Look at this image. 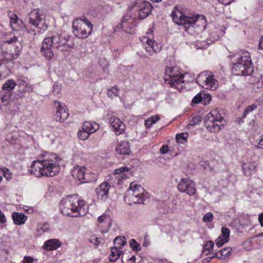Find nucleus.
Returning <instances> with one entry per match:
<instances>
[{"instance_id": "f257e3e1", "label": "nucleus", "mask_w": 263, "mask_h": 263, "mask_svg": "<svg viewBox=\"0 0 263 263\" xmlns=\"http://www.w3.org/2000/svg\"><path fill=\"white\" fill-rule=\"evenodd\" d=\"M71 37L69 35L60 34L45 37L42 42L40 49L42 55L47 60H49L54 56L52 48L62 52L66 51L68 48H72L74 44L68 43Z\"/></svg>"}, {"instance_id": "f03ea898", "label": "nucleus", "mask_w": 263, "mask_h": 263, "mask_svg": "<svg viewBox=\"0 0 263 263\" xmlns=\"http://www.w3.org/2000/svg\"><path fill=\"white\" fill-rule=\"evenodd\" d=\"M59 208L63 215L73 217L83 216L87 212L85 202L80 199L77 195H68L63 198Z\"/></svg>"}, {"instance_id": "7ed1b4c3", "label": "nucleus", "mask_w": 263, "mask_h": 263, "mask_svg": "<svg viewBox=\"0 0 263 263\" xmlns=\"http://www.w3.org/2000/svg\"><path fill=\"white\" fill-rule=\"evenodd\" d=\"M173 21L177 24L184 25L186 31L194 28L198 32L205 28L206 20L203 15L189 17L182 14L181 12H173L171 14Z\"/></svg>"}, {"instance_id": "20e7f679", "label": "nucleus", "mask_w": 263, "mask_h": 263, "mask_svg": "<svg viewBox=\"0 0 263 263\" xmlns=\"http://www.w3.org/2000/svg\"><path fill=\"white\" fill-rule=\"evenodd\" d=\"M234 57L237 60L236 62H232V72L234 74L247 76L253 73L254 68L249 52H246L242 54L238 53Z\"/></svg>"}, {"instance_id": "39448f33", "label": "nucleus", "mask_w": 263, "mask_h": 263, "mask_svg": "<svg viewBox=\"0 0 263 263\" xmlns=\"http://www.w3.org/2000/svg\"><path fill=\"white\" fill-rule=\"evenodd\" d=\"M222 109L215 108L206 115L204 123L206 128L211 133H217L226 124Z\"/></svg>"}, {"instance_id": "423d86ee", "label": "nucleus", "mask_w": 263, "mask_h": 263, "mask_svg": "<svg viewBox=\"0 0 263 263\" xmlns=\"http://www.w3.org/2000/svg\"><path fill=\"white\" fill-rule=\"evenodd\" d=\"M72 29L74 35L80 39H85L91 33L93 25L85 16L74 19L72 22Z\"/></svg>"}, {"instance_id": "0eeeda50", "label": "nucleus", "mask_w": 263, "mask_h": 263, "mask_svg": "<svg viewBox=\"0 0 263 263\" xmlns=\"http://www.w3.org/2000/svg\"><path fill=\"white\" fill-rule=\"evenodd\" d=\"M183 75L174 67H167L164 72V83L177 89L182 88L184 83Z\"/></svg>"}, {"instance_id": "6e6552de", "label": "nucleus", "mask_w": 263, "mask_h": 263, "mask_svg": "<svg viewBox=\"0 0 263 263\" xmlns=\"http://www.w3.org/2000/svg\"><path fill=\"white\" fill-rule=\"evenodd\" d=\"M28 22L29 24L34 26L37 29L36 30L27 29L28 32L33 35L42 33L48 28V25L45 22L44 15L41 14L39 10H34L30 13Z\"/></svg>"}, {"instance_id": "1a4fd4ad", "label": "nucleus", "mask_w": 263, "mask_h": 263, "mask_svg": "<svg viewBox=\"0 0 263 263\" xmlns=\"http://www.w3.org/2000/svg\"><path fill=\"white\" fill-rule=\"evenodd\" d=\"M60 165H30L29 171L37 177H52L60 171Z\"/></svg>"}, {"instance_id": "9d476101", "label": "nucleus", "mask_w": 263, "mask_h": 263, "mask_svg": "<svg viewBox=\"0 0 263 263\" xmlns=\"http://www.w3.org/2000/svg\"><path fill=\"white\" fill-rule=\"evenodd\" d=\"M196 82L202 87L207 89L215 90L218 86L217 81L208 71L201 72L197 77Z\"/></svg>"}, {"instance_id": "9b49d317", "label": "nucleus", "mask_w": 263, "mask_h": 263, "mask_svg": "<svg viewBox=\"0 0 263 263\" xmlns=\"http://www.w3.org/2000/svg\"><path fill=\"white\" fill-rule=\"evenodd\" d=\"M178 190L181 192L186 193L189 195H193L196 192L195 184L189 178H182L177 185Z\"/></svg>"}, {"instance_id": "f8f14e48", "label": "nucleus", "mask_w": 263, "mask_h": 263, "mask_svg": "<svg viewBox=\"0 0 263 263\" xmlns=\"http://www.w3.org/2000/svg\"><path fill=\"white\" fill-rule=\"evenodd\" d=\"M130 190L133 192V196L136 199L135 203H142L147 198V193L144 192V189L140 185L132 182L130 184Z\"/></svg>"}, {"instance_id": "ddd939ff", "label": "nucleus", "mask_w": 263, "mask_h": 263, "mask_svg": "<svg viewBox=\"0 0 263 263\" xmlns=\"http://www.w3.org/2000/svg\"><path fill=\"white\" fill-rule=\"evenodd\" d=\"M141 42L143 43V48L150 55H153L154 53L159 52L161 50V47L159 46L155 41L150 39L147 36L143 37L141 39Z\"/></svg>"}, {"instance_id": "4468645a", "label": "nucleus", "mask_w": 263, "mask_h": 263, "mask_svg": "<svg viewBox=\"0 0 263 263\" xmlns=\"http://www.w3.org/2000/svg\"><path fill=\"white\" fill-rule=\"evenodd\" d=\"M42 157L44 158L43 159L33 161L32 164L36 162L45 163V164H59L60 163L63 162L62 159L55 154L44 152Z\"/></svg>"}, {"instance_id": "2eb2a0df", "label": "nucleus", "mask_w": 263, "mask_h": 263, "mask_svg": "<svg viewBox=\"0 0 263 263\" xmlns=\"http://www.w3.org/2000/svg\"><path fill=\"white\" fill-rule=\"evenodd\" d=\"M135 17H133L131 14H127L123 16L121 23L119 26H117L115 30L117 31V29L121 28L126 33H131L132 29L134 26V22Z\"/></svg>"}, {"instance_id": "dca6fc26", "label": "nucleus", "mask_w": 263, "mask_h": 263, "mask_svg": "<svg viewBox=\"0 0 263 263\" xmlns=\"http://www.w3.org/2000/svg\"><path fill=\"white\" fill-rule=\"evenodd\" d=\"M54 105L57 109L54 114L55 119L60 122H64L69 116L68 112L59 101H54Z\"/></svg>"}, {"instance_id": "f3484780", "label": "nucleus", "mask_w": 263, "mask_h": 263, "mask_svg": "<svg viewBox=\"0 0 263 263\" xmlns=\"http://www.w3.org/2000/svg\"><path fill=\"white\" fill-rule=\"evenodd\" d=\"M136 9L139 11L138 19L143 20L151 12L152 6L148 2H142L140 3Z\"/></svg>"}, {"instance_id": "a211bd4d", "label": "nucleus", "mask_w": 263, "mask_h": 263, "mask_svg": "<svg viewBox=\"0 0 263 263\" xmlns=\"http://www.w3.org/2000/svg\"><path fill=\"white\" fill-rule=\"evenodd\" d=\"M109 123L117 135L121 134L125 130V124L118 118L114 116L110 117Z\"/></svg>"}, {"instance_id": "6ab92c4d", "label": "nucleus", "mask_w": 263, "mask_h": 263, "mask_svg": "<svg viewBox=\"0 0 263 263\" xmlns=\"http://www.w3.org/2000/svg\"><path fill=\"white\" fill-rule=\"evenodd\" d=\"M110 187L107 182L101 183L96 189V192L98 199L101 200H106L108 198V191Z\"/></svg>"}, {"instance_id": "aec40b11", "label": "nucleus", "mask_w": 263, "mask_h": 263, "mask_svg": "<svg viewBox=\"0 0 263 263\" xmlns=\"http://www.w3.org/2000/svg\"><path fill=\"white\" fill-rule=\"evenodd\" d=\"M115 174L119 175L117 177L119 180L126 179L133 175L130 169L126 166H123L116 169Z\"/></svg>"}, {"instance_id": "412c9836", "label": "nucleus", "mask_w": 263, "mask_h": 263, "mask_svg": "<svg viewBox=\"0 0 263 263\" xmlns=\"http://www.w3.org/2000/svg\"><path fill=\"white\" fill-rule=\"evenodd\" d=\"M85 170L84 165H75L71 170V174L79 180H85Z\"/></svg>"}, {"instance_id": "4be33fe9", "label": "nucleus", "mask_w": 263, "mask_h": 263, "mask_svg": "<svg viewBox=\"0 0 263 263\" xmlns=\"http://www.w3.org/2000/svg\"><path fill=\"white\" fill-rule=\"evenodd\" d=\"M61 245V242L57 239H49L44 242L43 248L48 251H52L58 249Z\"/></svg>"}, {"instance_id": "5701e85b", "label": "nucleus", "mask_w": 263, "mask_h": 263, "mask_svg": "<svg viewBox=\"0 0 263 263\" xmlns=\"http://www.w3.org/2000/svg\"><path fill=\"white\" fill-rule=\"evenodd\" d=\"M211 97L209 94L200 92L196 95L192 100V103L198 104L200 102H210L211 101Z\"/></svg>"}, {"instance_id": "b1692460", "label": "nucleus", "mask_w": 263, "mask_h": 263, "mask_svg": "<svg viewBox=\"0 0 263 263\" xmlns=\"http://www.w3.org/2000/svg\"><path fill=\"white\" fill-rule=\"evenodd\" d=\"M30 88V86H28L26 82L24 80L19 81V86L17 90L16 94L20 98H22L24 97V95L27 91L28 89Z\"/></svg>"}, {"instance_id": "393cba45", "label": "nucleus", "mask_w": 263, "mask_h": 263, "mask_svg": "<svg viewBox=\"0 0 263 263\" xmlns=\"http://www.w3.org/2000/svg\"><path fill=\"white\" fill-rule=\"evenodd\" d=\"M12 217L14 223L17 225L24 224L27 219V216L22 213L13 212Z\"/></svg>"}, {"instance_id": "a878e982", "label": "nucleus", "mask_w": 263, "mask_h": 263, "mask_svg": "<svg viewBox=\"0 0 263 263\" xmlns=\"http://www.w3.org/2000/svg\"><path fill=\"white\" fill-rule=\"evenodd\" d=\"M98 221L100 224H104V227L106 228L104 232H106L111 226V219L109 216L106 214H103L99 216L98 218Z\"/></svg>"}, {"instance_id": "bb28decb", "label": "nucleus", "mask_w": 263, "mask_h": 263, "mask_svg": "<svg viewBox=\"0 0 263 263\" xmlns=\"http://www.w3.org/2000/svg\"><path fill=\"white\" fill-rule=\"evenodd\" d=\"M116 152L119 154H129L130 150L129 143L127 142H122L116 148Z\"/></svg>"}, {"instance_id": "cd10ccee", "label": "nucleus", "mask_w": 263, "mask_h": 263, "mask_svg": "<svg viewBox=\"0 0 263 263\" xmlns=\"http://www.w3.org/2000/svg\"><path fill=\"white\" fill-rule=\"evenodd\" d=\"M83 129L88 132L89 133L92 134L97 131L99 128V124L96 122H90L85 121L83 125Z\"/></svg>"}, {"instance_id": "c85d7f7f", "label": "nucleus", "mask_w": 263, "mask_h": 263, "mask_svg": "<svg viewBox=\"0 0 263 263\" xmlns=\"http://www.w3.org/2000/svg\"><path fill=\"white\" fill-rule=\"evenodd\" d=\"M10 24L13 30H17L20 24L22 23L21 20H19L16 14H12L9 16Z\"/></svg>"}, {"instance_id": "c756f323", "label": "nucleus", "mask_w": 263, "mask_h": 263, "mask_svg": "<svg viewBox=\"0 0 263 263\" xmlns=\"http://www.w3.org/2000/svg\"><path fill=\"white\" fill-rule=\"evenodd\" d=\"M243 172L246 176H250L256 172L255 165H242Z\"/></svg>"}, {"instance_id": "7c9ffc66", "label": "nucleus", "mask_w": 263, "mask_h": 263, "mask_svg": "<svg viewBox=\"0 0 263 263\" xmlns=\"http://www.w3.org/2000/svg\"><path fill=\"white\" fill-rule=\"evenodd\" d=\"M15 85L16 84L14 81L12 79H10L7 80L6 82L3 85L2 88L3 90L9 92V91L14 89Z\"/></svg>"}, {"instance_id": "2f4dec72", "label": "nucleus", "mask_w": 263, "mask_h": 263, "mask_svg": "<svg viewBox=\"0 0 263 263\" xmlns=\"http://www.w3.org/2000/svg\"><path fill=\"white\" fill-rule=\"evenodd\" d=\"M119 258V249H118V247L111 248V254L109 256V259L110 261L111 262H114Z\"/></svg>"}, {"instance_id": "473e14b6", "label": "nucleus", "mask_w": 263, "mask_h": 263, "mask_svg": "<svg viewBox=\"0 0 263 263\" xmlns=\"http://www.w3.org/2000/svg\"><path fill=\"white\" fill-rule=\"evenodd\" d=\"M187 133H183L180 134H177L176 136V141L178 143L183 144L186 142L187 138L188 137Z\"/></svg>"}, {"instance_id": "72a5a7b5", "label": "nucleus", "mask_w": 263, "mask_h": 263, "mask_svg": "<svg viewBox=\"0 0 263 263\" xmlns=\"http://www.w3.org/2000/svg\"><path fill=\"white\" fill-rule=\"evenodd\" d=\"M18 54L15 52L14 53H11L8 51H6L4 53V58L7 61H11L17 58Z\"/></svg>"}, {"instance_id": "f704fd0d", "label": "nucleus", "mask_w": 263, "mask_h": 263, "mask_svg": "<svg viewBox=\"0 0 263 263\" xmlns=\"http://www.w3.org/2000/svg\"><path fill=\"white\" fill-rule=\"evenodd\" d=\"M114 243L115 245H118L120 247H123L126 243L125 238L123 236L117 237L114 239Z\"/></svg>"}, {"instance_id": "c9c22d12", "label": "nucleus", "mask_w": 263, "mask_h": 263, "mask_svg": "<svg viewBox=\"0 0 263 263\" xmlns=\"http://www.w3.org/2000/svg\"><path fill=\"white\" fill-rule=\"evenodd\" d=\"M257 107V105L255 104H253L251 105L247 106L242 115V118L243 119L245 118L249 113L252 112L254 110L256 109Z\"/></svg>"}, {"instance_id": "e433bc0d", "label": "nucleus", "mask_w": 263, "mask_h": 263, "mask_svg": "<svg viewBox=\"0 0 263 263\" xmlns=\"http://www.w3.org/2000/svg\"><path fill=\"white\" fill-rule=\"evenodd\" d=\"M90 134H91L89 133L88 132L86 131L85 129H83V127H82V130H80L78 133V136L79 138V139L83 140H85L89 137Z\"/></svg>"}, {"instance_id": "4c0bfd02", "label": "nucleus", "mask_w": 263, "mask_h": 263, "mask_svg": "<svg viewBox=\"0 0 263 263\" xmlns=\"http://www.w3.org/2000/svg\"><path fill=\"white\" fill-rule=\"evenodd\" d=\"M11 93L9 92L4 93L1 97V100L4 106H7L9 103Z\"/></svg>"}, {"instance_id": "58836bf2", "label": "nucleus", "mask_w": 263, "mask_h": 263, "mask_svg": "<svg viewBox=\"0 0 263 263\" xmlns=\"http://www.w3.org/2000/svg\"><path fill=\"white\" fill-rule=\"evenodd\" d=\"M222 235L219 236L221 238H224L225 241H229V237L230 236V230L228 228L226 227H222L221 228Z\"/></svg>"}, {"instance_id": "ea45409f", "label": "nucleus", "mask_w": 263, "mask_h": 263, "mask_svg": "<svg viewBox=\"0 0 263 263\" xmlns=\"http://www.w3.org/2000/svg\"><path fill=\"white\" fill-rule=\"evenodd\" d=\"M108 97L112 98L113 96H118V89L116 87H112L107 92Z\"/></svg>"}, {"instance_id": "a19ab883", "label": "nucleus", "mask_w": 263, "mask_h": 263, "mask_svg": "<svg viewBox=\"0 0 263 263\" xmlns=\"http://www.w3.org/2000/svg\"><path fill=\"white\" fill-rule=\"evenodd\" d=\"M231 248H224L223 249L219 250V253L222 258V257H225L229 256L231 254Z\"/></svg>"}, {"instance_id": "79ce46f5", "label": "nucleus", "mask_w": 263, "mask_h": 263, "mask_svg": "<svg viewBox=\"0 0 263 263\" xmlns=\"http://www.w3.org/2000/svg\"><path fill=\"white\" fill-rule=\"evenodd\" d=\"M129 245L130 247L135 251L141 250V248L140 245L135 239H131L129 241Z\"/></svg>"}, {"instance_id": "37998d69", "label": "nucleus", "mask_w": 263, "mask_h": 263, "mask_svg": "<svg viewBox=\"0 0 263 263\" xmlns=\"http://www.w3.org/2000/svg\"><path fill=\"white\" fill-rule=\"evenodd\" d=\"M1 171L3 172L4 176L7 180H9L12 178V174L10 172L9 170L6 167H2Z\"/></svg>"}, {"instance_id": "c03bdc74", "label": "nucleus", "mask_w": 263, "mask_h": 263, "mask_svg": "<svg viewBox=\"0 0 263 263\" xmlns=\"http://www.w3.org/2000/svg\"><path fill=\"white\" fill-rule=\"evenodd\" d=\"M202 118L200 116H194L192 118V120L190 121L189 123V125L193 126L201 121Z\"/></svg>"}, {"instance_id": "a18cd8bd", "label": "nucleus", "mask_w": 263, "mask_h": 263, "mask_svg": "<svg viewBox=\"0 0 263 263\" xmlns=\"http://www.w3.org/2000/svg\"><path fill=\"white\" fill-rule=\"evenodd\" d=\"M213 215L212 213H208L203 217V221L205 222H209L213 220Z\"/></svg>"}, {"instance_id": "49530a36", "label": "nucleus", "mask_w": 263, "mask_h": 263, "mask_svg": "<svg viewBox=\"0 0 263 263\" xmlns=\"http://www.w3.org/2000/svg\"><path fill=\"white\" fill-rule=\"evenodd\" d=\"M216 245L218 247H221L223 246L225 243L228 241H225V239L224 238H221V237L219 236L218 238L216 240Z\"/></svg>"}, {"instance_id": "de8ad7c7", "label": "nucleus", "mask_w": 263, "mask_h": 263, "mask_svg": "<svg viewBox=\"0 0 263 263\" xmlns=\"http://www.w3.org/2000/svg\"><path fill=\"white\" fill-rule=\"evenodd\" d=\"M209 43H208L206 41H203L201 42H198L197 43V46L200 49H204L209 46Z\"/></svg>"}, {"instance_id": "09e8293b", "label": "nucleus", "mask_w": 263, "mask_h": 263, "mask_svg": "<svg viewBox=\"0 0 263 263\" xmlns=\"http://www.w3.org/2000/svg\"><path fill=\"white\" fill-rule=\"evenodd\" d=\"M214 246V242L210 240V241H208L206 242V243L205 245L204 249L208 251H210L211 250H212L213 249Z\"/></svg>"}, {"instance_id": "8fccbe9b", "label": "nucleus", "mask_w": 263, "mask_h": 263, "mask_svg": "<svg viewBox=\"0 0 263 263\" xmlns=\"http://www.w3.org/2000/svg\"><path fill=\"white\" fill-rule=\"evenodd\" d=\"M61 89V85L58 83H55L53 85V92L54 95H58Z\"/></svg>"}, {"instance_id": "3c124183", "label": "nucleus", "mask_w": 263, "mask_h": 263, "mask_svg": "<svg viewBox=\"0 0 263 263\" xmlns=\"http://www.w3.org/2000/svg\"><path fill=\"white\" fill-rule=\"evenodd\" d=\"M159 119L160 118L158 115L153 116L149 118L151 123H152L153 124L156 123V122L158 121Z\"/></svg>"}, {"instance_id": "603ef678", "label": "nucleus", "mask_w": 263, "mask_h": 263, "mask_svg": "<svg viewBox=\"0 0 263 263\" xmlns=\"http://www.w3.org/2000/svg\"><path fill=\"white\" fill-rule=\"evenodd\" d=\"M168 151V146L167 145H163L160 148V151L162 154H165Z\"/></svg>"}, {"instance_id": "864d4df0", "label": "nucleus", "mask_w": 263, "mask_h": 263, "mask_svg": "<svg viewBox=\"0 0 263 263\" xmlns=\"http://www.w3.org/2000/svg\"><path fill=\"white\" fill-rule=\"evenodd\" d=\"M6 221V218L3 213L0 210V222L1 223H5Z\"/></svg>"}, {"instance_id": "5fc2aeb1", "label": "nucleus", "mask_w": 263, "mask_h": 263, "mask_svg": "<svg viewBox=\"0 0 263 263\" xmlns=\"http://www.w3.org/2000/svg\"><path fill=\"white\" fill-rule=\"evenodd\" d=\"M257 147L263 149V135L260 137Z\"/></svg>"}, {"instance_id": "6e6d98bb", "label": "nucleus", "mask_w": 263, "mask_h": 263, "mask_svg": "<svg viewBox=\"0 0 263 263\" xmlns=\"http://www.w3.org/2000/svg\"><path fill=\"white\" fill-rule=\"evenodd\" d=\"M218 2L224 5H227L230 4L233 1V0H218Z\"/></svg>"}, {"instance_id": "4d7b16f0", "label": "nucleus", "mask_w": 263, "mask_h": 263, "mask_svg": "<svg viewBox=\"0 0 263 263\" xmlns=\"http://www.w3.org/2000/svg\"><path fill=\"white\" fill-rule=\"evenodd\" d=\"M153 125V124L152 123H151V122L150 120L149 119V118L145 121V125L146 126V127L149 128Z\"/></svg>"}, {"instance_id": "13d9d810", "label": "nucleus", "mask_w": 263, "mask_h": 263, "mask_svg": "<svg viewBox=\"0 0 263 263\" xmlns=\"http://www.w3.org/2000/svg\"><path fill=\"white\" fill-rule=\"evenodd\" d=\"M258 221L261 225V226L263 227V213H261L258 216Z\"/></svg>"}, {"instance_id": "bf43d9fd", "label": "nucleus", "mask_w": 263, "mask_h": 263, "mask_svg": "<svg viewBox=\"0 0 263 263\" xmlns=\"http://www.w3.org/2000/svg\"><path fill=\"white\" fill-rule=\"evenodd\" d=\"M17 40V37L16 36H14L12 38L10 39L9 40L7 41V43L8 44H12L15 43Z\"/></svg>"}, {"instance_id": "052dcab7", "label": "nucleus", "mask_w": 263, "mask_h": 263, "mask_svg": "<svg viewBox=\"0 0 263 263\" xmlns=\"http://www.w3.org/2000/svg\"><path fill=\"white\" fill-rule=\"evenodd\" d=\"M258 47L259 49L263 50V35H262L260 37Z\"/></svg>"}, {"instance_id": "680f3d73", "label": "nucleus", "mask_w": 263, "mask_h": 263, "mask_svg": "<svg viewBox=\"0 0 263 263\" xmlns=\"http://www.w3.org/2000/svg\"><path fill=\"white\" fill-rule=\"evenodd\" d=\"M214 258H217L218 259H222L220 255L219 254V251L216 253H215L214 255H213V256L210 257V259H213Z\"/></svg>"}, {"instance_id": "e2e57ef3", "label": "nucleus", "mask_w": 263, "mask_h": 263, "mask_svg": "<svg viewBox=\"0 0 263 263\" xmlns=\"http://www.w3.org/2000/svg\"><path fill=\"white\" fill-rule=\"evenodd\" d=\"M43 229V232H46L48 231V227L47 224H44V226L42 228Z\"/></svg>"}, {"instance_id": "0e129e2a", "label": "nucleus", "mask_w": 263, "mask_h": 263, "mask_svg": "<svg viewBox=\"0 0 263 263\" xmlns=\"http://www.w3.org/2000/svg\"><path fill=\"white\" fill-rule=\"evenodd\" d=\"M194 165H191L190 166L189 165L187 166L188 168L191 170V171H192L194 169ZM189 174H192L191 172L189 173Z\"/></svg>"}, {"instance_id": "69168bd1", "label": "nucleus", "mask_w": 263, "mask_h": 263, "mask_svg": "<svg viewBox=\"0 0 263 263\" xmlns=\"http://www.w3.org/2000/svg\"><path fill=\"white\" fill-rule=\"evenodd\" d=\"M5 64V61L4 59H0V67Z\"/></svg>"}, {"instance_id": "338daca9", "label": "nucleus", "mask_w": 263, "mask_h": 263, "mask_svg": "<svg viewBox=\"0 0 263 263\" xmlns=\"http://www.w3.org/2000/svg\"><path fill=\"white\" fill-rule=\"evenodd\" d=\"M137 7V6L136 5H134V6H130L129 7V11H130L131 10H132L134 8Z\"/></svg>"}, {"instance_id": "774afa93", "label": "nucleus", "mask_w": 263, "mask_h": 263, "mask_svg": "<svg viewBox=\"0 0 263 263\" xmlns=\"http://www.w3.org/2000/svg\"><path fill=\"white\" fill-rule=\"evenodd\" d=\"M153 2L159 3L161 2L162 0H151Z\"/></svg>"}]
</instances>
